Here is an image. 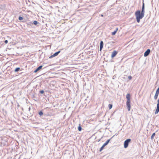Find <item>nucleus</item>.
I'll return each mask as SVG.
<instances>
[{"label": "nucleus", "instance_id": "obj_13", "mask_svg": "<svg viewBox=\"0 0 159 159\" xmlns=\"http://www.w3.org/2000/svg\"><path fill=\"white\" fill-rule=\"evenodd\" d=\"M112 137L111 138V139H110L107 140L106 142L103 144L105 146H106L109 142L110 141L111 139H112Z\"/></svg>", "mask_w": 159, "mask_h": 159}, {"label": "nucleus", "instance_id": "obj_6", "mask_svg": "<svg viewBox=\"0 0 159 159\" xmlns=\"http://www.w3.org/2000/svg\"><path fill=\"white\" fill-rule=\"evenodd\" d=\"M60 51H58L54 53L51 56L49 57V58H52V57H55L58 55L60 53Z\"/></svg>", "mask_w": 159, "mask_h": 159}, {"label": "nucleus", "instance_id": "obj_5", "mask_svg": "<svg viewBox=\"0 0 159 159\" xmlns=\"http://www.w3.org/2000/svg\"><path fill=\"white\" fill-rule=\"evenodd\" d=\"M150 52V50L149 49H148L144 52V57L148 56Z\"/></svg>", "mask_w": 159, "mask_h": 159}, {"label": "nucleus", "instance_id": "obj_23", "mask_svg": "<svg viewBox=\"0 0 159 159\" xmlns=\"http://www.w3.org/2000/svg\"><path fill=\"white\" fill-rule=\"evenodd\" d=\"M128 78L129 80H131L132 78V77L131 76H129Z\"/></svg>", "mask_w": 159, "mask_h": 159}, {"label": "nucleus", "instance_id": "obj_24", "mask_svg": "<svg viewBox=\"0 0 159 159\" xmlns=\"http://www.w3.org/2000/svg\"><path fill=\"white\" fill-rule=\"evenodd\" d=\"M40 93H41V94H43L44 93V91L43 90H41L39 92Z\"/></svg>", "mask_w": 159, "mask_h": 159}, {"label": "nucleus", "instance_id": "obj_8", "mask_svg": "<svg viewBox=\"0 0 159 159\" xmlns=\"http://www.w3.org/2000/svg\"><path fill=\"white\" fill-rule=\"evenodd\" d=\"M103 42L102 41H101L100 43V51H101L103 48Z\"/></svg>", "mask_w": 159, "mask_h": 159}, {"label": "nucleus", "instance_id": "obj_15", "mask_svg": "<svg viewBox=\"0 0 159 159\" xmlns=\"http://www.w3.org/2000/svg\"><path fill=\"white\" fill-rule=\"evenodd\" d=\"M105 146V145L103 144L102 146L100 148L99 151L101 152L104 149V147Z\"/></svg>", "mask_w": 159, "mask_h": 159}, {"label": "nucleus", "instance_id": "obj_16", "mask_svg": "<svg viewBox=\"0 0 159 159\" xmlns=\"http://www.w3.org/2000/svg\"><path fill=\"white\" fill-rule=\"evenodd\" d=\"M20 67H17L15 69V72H18L20 70Z\"/></svg>", "mask_w": 159, "mask_h": 159}, {"label": "nucleus", "instance_id": "obj_17", "mask_svg": "<svg viewBox=\"0 0 159 159\" xmlns=\"http://www.w3.org/2000/svg\"><path fill=\"white\" fill-rule=\"evenodd\" d=\"M38 22L36 20H35L33 22V24H34L35 25H37L38 24Z\"/></svg>", "mask_w": 159, "mask_h": 159}, {"label": "nucleus", "instance_id": "obj_2", "mask_svg": "<svg viewBox=\"0 0 159 159\" xmlns=\"http://www.w3.org/2000/svg\"><path fill=\"white\" fill-rule=\"evenodd\" d=\"M126 98L127 101L126 103V106L127 107L128 111H129L130 109V94L128 93L126 95Z\"/></svg>", "mask_w": 159, "mask_h": 159}, {"label": "nucleus", "instance_id": "obj_1", "mask_svg": "<svg viewBox=\"0 0 159 159\" xmlns=\"http://www.w3.org/2000/svg\"><path fill=\"white\" fill-rule=\"evenodd\" d=\"M135 15L137 22L139 23L140 19H142L144 16V13L141 12L140 10H138L135 12Z\"/></svg>", "mask_w": 159, "mask_h": 159}, {"label": "nucleus", "instance_id": "obj_10", "mask_svg": "<svg viewBox=\"0 0 159 159\" xmlns=\"http://www.w3.org/2000/svg\"><path fill=\"white\" fill-rule=\"evenodd\" d=\"M144 3H143V5H142V10L141 11V12H142L144 13L145 11H144Z\"/></svg>", "mask_w": 159, "mask_h": 159}, {"label": "nucleus", "instance_id": "obj_9", "mask_svg": "<svg viewBox=\"0 0 159 159\" xmlns=\"http://www.w3.org/2000/svg\"><path fill=\"white\" fill-rule=\"evenodd\" d=\"M43 66H39L34 71V73H36L37 72H38L39 70H40L41 69H42V67H43Z\"/></svg>", "mask_w": 159, "mask_h": 159}, {"label": "nucleus", "instance_id": "obj_11", "mask_svg": "<svg viewBox=\"0 0 159 159\" xmlns=\"http://www.w3.org/2000/svg\"><path fill=\"white\" fill-rule=\"evenodd\" d=\"M159 93H157V92H156L155 94L154 97V99L155 100H156L157 98Z\"/></svg>", "mask_w": 159, "mask_h": 159}, {"label": "nucleus", "instance_id": "obj_28", "mask_svg": "<svg viewBox=\"0 0 159 159\" xmlns=\"http://www.w3.org/2000/svg\"><path fill=\"white\" fill-rule=\"evenodd\" d=\"M30 107L29 108V111H30Z\"/></svg>", "mask_w": 159, "mask_h": 159}, {"label": "nucleus", "instance_id": "obj_20", "mask_svg": "<svg viewBox=\"0 0 159 159\" xmlns=\"http://www.w3.org/2000/svg\"><path fill=\"white\" fill-rule=\"evenodd\" d=\"M108 107L109 109H111L112 107V105L111 104H109L108 105Z\"/></svg>", "mask_w": 159, "mask_h": 159}, {"label": "nucleus", "instance_id": "obj_25", "mask_svg": "<svg viewBox=\"0 0 159 159\" xmlns=\"http://www.w3.org/2000/svg\"><path fill=\"white\" fill-rule=\"evenodd\" d=\"M4 42L6 44H7L8 43V41L7 40H6Z\"/></svg>", "mask_w": 159, "mask_h": 159}, {"label": "nucleus", "instance_id": "obj_29", "mask_svg": "<svg viewBox=\"0 0 159 159\" xmlns=\"http://www.w3.org/2000/svg\"><path fill=\"white\" fill-rule=\"evenodd\" d=\"M100 140V139L98 141H99Z\"/></svg>", "mask_w": 159, "mask_h": 159}, {"label": "nucleus", "instance_id": "obj_3", "mask_svg": "<svg viewBox=\"0 0 159 159\" xmlns=\"http://www.w3.org/2000/svg\"><path fill=\"white\" fill-rule=\"evenodd\" d=\"M131 139H126L124 142V146L125 148H127L129 145V143L130 142Z\"/></svg>", "mask_w": 159, "mask_h": 159}, {"label": "nucleus", "instance_id": "obj_22", "mask_svg": "<svg viewBox=\"0 0 159 159\" xmlns=\"http://www.w3.org/2000/svg\"><path fill=\"white\" fill-rule=\"evenodd\" d=\"M18 19L20 20H22L23 19V17H21V16H20L19 17V18H18Z\"/></svg>", "mask_w": 159, "mask_h": 159}, {"label": "nucleus", "instance_id": "obj_4", "mask_svg": "<svg viewBox=\"0 0 159 159\" xmlns=\"http://www.w3.org/2000/svg\"><path fill=\"white\" fill-rule=\"evenodd\" d=\"M157 109L155 112V114H157L159 112V99L157 100Z\"/></svg>", "mask_w": 159, "mask_h": 159}, {"label": "nucleus", "instance_id": "obj_26", "mask_svg": "<svg viewBox=\"0 0 159 159\" xmlns=\"http://www.w3.org/2000/svg\"><path fill=\"white\" fill-rule=\"evenodd\" d=\"M156 92L159 93V88H158Z\"/></svg>", "mask_w": 159, "mask_h": 159}, {"label": "nucleus", "instance_id": "obj_7", "mask_svg": "<svg viewBox=\"0 0 159 159\" xmlns=\"http://www.w3.org/2000/svg\"><path fill=\"white\" fill-rule=\"evenodd\" d=\"M118 52L116 50L114 51L112 53L111 55V57L113 58L115 57L117 54Z\"/></svg>", "mask_w": 159, "mask_h": 159}, {"label": "nucleus", "instance_id": "obj_14", "mask_svg": "<svg viewBox=\"0 0 159 159\" xmlns=\"http://www.w3.org/2000/svg\"><path fill=\"white\" fill-rule=\"evenodd\" d=\"M82 127L80 124H79V126L78 127V130L79 131H80L82 130Z\"/></svg>", "mask_w": 159, "mask_h": 159}, {"label": "nucleus", "instance_id": "obj_12", "mask_svg": "<svg viewBox=\"0 0 159 159\" xmlns=\"http://www.w3.org/2000/svg\"><path fill=\"white\" fill-rule=\"evenodd\" d=\"M118 30V28H116V30L112 33L111 34L112 35H115L116 34V33Z\"/></svg>", "mask_w": 159, "mask_h": 159}, {"label": "nucleus", "instance_id": "obj_18", "mask_svg": "<svg viewBox=\"0 0 159 159\" xmlns=\"http://www.w3.org/2000/svg\"><path fill=\"white\" fill-rule=\"evenodd\" d=\"M155 133H153L151 137V139H152L154 138V137L155 135Z\"/></svg>", "mask_w": 159, "mask_h": 159}, {"label": "nucleus", "instance_id": "obj_27", "mask_svg": "<svg viewBox=\"0 0 159 159\" xmlns=\"http://www.w3.org/2000/svg\"><path fill=\"white\" fill-rule=\"evenodd\" d=\"M101 16H102V17H103V15L101 14Z\"/></svg>", "mask_w": 159, "mask_h": 159}, {"label": "nucleus", "instance_id": "obj_21", "mask_svg": "<svg viewBox=\"0 0 159 159\" xmlns=\"http://www.w3.org/2000/svg\"><path fill=\"white\" fill-rule=\"evenodd\" d=\"M39 115L40 116H41L43 115V112H42V111H39Z\"/></svg>", "mask_w": 159, "mask_h": 159}, {"label": "nucleus", "instance_id": "obj_19", "mask_svg": "<svg viewBox=\"0 0 159 159\" xmlns=\"http://www.w3.org/2000/svg\"><path fill=\"white\" fill-rule=\"evenodd\" d=\"M27 25H33V23L31 22H28L26 23Z\"/></svg>", "mask_w": 159, "mask_h": 159}]
</instances>
